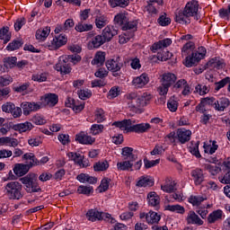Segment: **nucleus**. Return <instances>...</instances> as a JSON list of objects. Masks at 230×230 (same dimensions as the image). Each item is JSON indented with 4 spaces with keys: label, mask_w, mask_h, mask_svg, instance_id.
I'll return each instance as SVG.
<instances>
[{
    "label": "nucleus",
    "mask_w": 230,
    "mask_h": 230,
    "mask_svg": "<svg viewBox=\"0 0 230 230\" xmlns=\"http://www.w3.org/2000/svg\"><path fill=\"white\" fill-rule=\"evenodd\" d=\"M227 84H230V77H225L224 79L215 83V91H220V89H223L225 85H227Z\"/></svg>",
    "instance_id": "nucleus-61"
},
{
    "label": "nucleus",
    "mask_w": 230,
    "mask_h": 230,
    "mask_svg": "<svg viewBox=\"0 0 230 230\" xmlns=\"http://www.w3.org/2000/svg\"><path fill=\"white\" fill-rule=\"evenodd\" d=\"M172 39L170 38L160 40L157 42H155L151 45L150 51H152V53H157L158 49H163L164 48L172 46Z\"/></svg>",
    "instance_id": "nucleus-17"
},
{
    "label": "nucleus",
    "mask_w": 230,
    "mask_h": 230,
    "mask_svg": "<svg viewBox=\"0 0 230 230\" xmlns=\"http://www.w3.org/2000/svg\"><path fill=\"white\" fill-rule=\"evenodd\" d=\"M126 98L128 101V105L130 108V111H133L134 112L136 109V104L137 103V98H138L137 93H128L126 95Z\"/></svg>",
    "instance_id": "nucleus-39"
},
{
    "label": "nucleus",
    "mask_w": 230,
    "mask_h": 230,
    "mask_svg": "<svg viewBox=\"0 0 230 230\" xmlns=\"http://www.w3.org/2000/svg\"><path fill=\"white\" fill-rule=\"evenodd\" d=\"M147 202L149 206L155 208V206H159L161 198H159L156 192L152 191L147 194Z\"/></svg>",
    "instance_id": "nucleus-34"
},
{
    "label": "nucleus",
    "mask_w": 230,
    "mask_h": 230,
    "mask_svg": "<svg viewBox=\"0 0 230 230\" xmlns=\"http://www.w3.org/2000/svg\"><path fill=\"white\" fill-rule=\"evenodd\" d=\"M206 53H208L206 47H199L196 52H192L191 55L186 57L183 62L184 66L186 67H193V66L199 64L206 57Z\"/></svg>",
    "instance_id": "nucleus-4"
},
{
    "label": "nucleus",
    "mask_w": 230,
    "mask_h": 230,
    "mask_svg": "<svg viewBox=\"0 0 230 230\" xmlns=\"http://www.w3.org/2000/svg\"><path fill=\"white\" fill-rule=\"evenodd\" d=\"M20 181L25 186V191L27 193H40V191H42L37 178H35V174L29 173L21 178Z\"/></svg>",
    "instance_id": "nucleus-3"
},
{
    "label": "nucleus",
    "mask_w": 230,
    "mask_h": 230,
    "mask_svg": "<svg viewBox=\"0 0 230 230\" xmlns=\"http://www.w3.org/2000/svg\"><path fill=\"white\" fill-rule=\"evenodd\" d=\"M205 154H209V155H213L215 152L218 150V145H217V140L212 141V145H206L203 146Z\"/></svg>",
    "instance_id": "nucleus-43"
},
{
    "label": "nucleus",
    "mask_w": 230,
    "mask_h": 230,
    "mask_svg": "<svg viewBox=\"0 0 230 230\" xmlns=\"http://www.w3.org/2000/svg\"><path fill=\"white\" fill-rule=\"evenodd\" d=\"M230 100L227 97H221L216 100V111L224 112L229 107Z\"/></svg>",
    "instance_id": "nucleus-29"
},
{
    "label": "nucleus",
    "mask_w": 230,
    "mask_h": 230,
    "mask_svg": "<svg viewBox=\"0 0 230 230\" xmlns=\"http://www.w3.org/2000/svg\"><path fill=\"white\" fill-rule=\"evenodd\" d=\"M172 90L174 93H181V91L182 96H190V94H191V87L186 79L176 80V82L172 84Z\"/></svg>",
    "instance_id": "nucleus-7"
},
{
    "label": "nucleus",
    "mask_w": 230,
    "mask_h": 230,
    "mask_svg": "<svg viewBox=\"0 0 230 230\" xmlns=\"http://www.w3.org/2000/svg\"><path fill=\"white\" fill-rule=\"evenodd\" d=\"M207 66L208 67H214L215 69H224V67H226V62H224V58L215 57L207 62Z\"/></svg>",
    "instance_id": "nucleus-28"
},
{
    "label": "nucleus",
    "mask_w": 230,
    "mask_h": 230,
    "mask_svg": "<svg viewBox=\"0 0 230 230\" xmlns=\"http://www.w3.org/2000/svg\"><path fill=\"white\" fill-rule=\"evenodd\" d=\"M177 139L181 145H186L191 139V130L184 128H178L176 131Z\"/></svg>",
    "instance_id": "nucleus-10"
},
{
    "label": "nucleus",
    "mask_w": 230,
    "mask_h": 230,
    "mask_svg": "<svg viewBox=\"0 0 230 230\" xmlns=\"http://www.w3.org/2000/svg\"><path fill=\"white\" fill-rule=\"evenodd\" d=\"M218 15L220 19L225 21H229L230 19V4L227 5V8H221L218 10Z\"/></svg>",
    "instance_id": "nucleus-56"
},
{
    "label": "nucleus",
    "mask_w": 230,
    "mask_h": 230,
    "mask_svg": "<svg viewBox=\"0 0 230 230\" xmlns=\"http://www.w3.org/2000/svg\"><path fill=\"white\" fill-rule=\"evenodd\" d=\"M131 125H132V120L130 119H125L123 120L114 121L111 124L112 127H116L120 130H124L126 134L130 133Z\"/></svg>",
    "instance_id": "nucleus-20"
},
{
    "label": "nucleus",
    "mask_w": 230,
    "mask_h": 230,
    "mask_svg": "<svg viewBox=\"0 0 230 230\" xmlns=\"http://www.w3.org/2000/svg\"><path fill=\"white\" fill-rule=\"evenodd\" d=\"M173 57L172 52L170 51H163V52H158L156 55L157 60H160V62H166L167 60H170V58Z\"/></svg>",
    "instance_id": "nucleus-54"
},
{
    "label": "nucleus",
    "mask_w": 230,
    "mask_h": 230,
    "mask_svg": "<svg viewBox=\"0 0 230 230\" xmlns=\"http://www.w3.org/2000/svg\"><path fill=\"white\" fill-rule=\"evenodd\" d=\"M32 129H33V124H31V122L30 121L13 124V130H15L16 132H20V134H22V132H30Z\"/></svg>",
    "instance_id": "nucleus-26"
},
{
    "label": "nucleus",
    "mask_w": 230,
    "mask_h": 230,
    "mask_svg": "<svg viewBox=\"0 0 230 230\" xmlns=\"http://www.w3.org/2000/svg\"><path fill=\"white\" fill-rule=\"evenodd\" d=\"M92 66H103L105 64V52H96L93 59L91 61Z\"/></svg>",
    "instance_id": "nucleus-35"
},
{
    "label": "nucleus",
    "mask_w": 230,
    "mask_h": 230,
    "mask_svg": "<svg viewBox=\"0 0 230 230\" xmlns=\"http://www.w3.org/2000/svg\"><path fill=\"white\" fill-rule=\"evenodd\" d=\"M103 128H105L103 124H93L90 128V132L92 136H98V134L103 132Z\"/></svg>",
    "instance_id": "nucleus-53"
},
{
    "label": "nucleus",
    "mask_w": 230,
    "mask_h": 230,
    "mask_svg": "<svg viewBox=\"0 0 230 230\" xmlns=\"http://www.w3.org/2000/svg\"><path fill=\"white\" fill-rule=\"evenodd\" d=\"M154 185V180L150 176H142L137 182L138 188L152 187Z\"/></svg>",
    "instance_id": "nucleus-37"
},
{
    "label": "nucleus",
    "mask_w": 230,
    "mask_h": 230,
    "mask_svg": "<svg viewBox=\"0 0 230 230\" xmlns=\"http://www.w3.org/2000/svg\"><path fill=\"white\" fill-rule=\"evenodd\" d=\"M82 60V57L78 54L65 55L59 57L58 62L55 66L56 71H58L60 75H69L71 73V64L76 65Z\"/></svg>",
    "instance_id": "nucleus-1"
},
{
    "label": "nucleus",
    "mask_w": 230,
    "mask_h": 230,
    "mask_svg": "<svg viewBox=\"0 0 230 230\" xmlns=\"http://www.w3.org/2000/svg\"><path fill=\"white\" fill-rule=\"evenodd\" d=\"M77 94H78L80 100H89V98H91V96H93V92L89 89L79 90L77 92Z\"/></svg>",
    "instance_id": "nucleus-59"
},
{
    "label": "nucleus",
    "mask_w": 230,
    "mask_h": 230,
    "mask_svg": "<svg viewBox=\"0 0 230 230\" xmlns=\"http://www.w3.org/2000/svg\"><path fill=\"white\" fill-rule=\"evenodd\" d=\"M195 91L196 93H199L200 96H204L205 94H208V93H209V88L204 84H198L195 87Z\"/></svg>",
    "instance_id": "nucleus-63"
},
{
    "label": "nucleus",
    "mask_w": 230,
    "mask_h": 230,
    "mask_svg": "<svg viewBox=\"0 0 230 230\" xmlns=\"http://www.w3.org/2000/svg\"><path fill=\"white\" fill-rule=\"evenodd\" d=\"M121 93L119 86H113L110 89L107 93V98L109 100H114V98H118V96Z\"/></svg>",
    "instance_id": "nucleus-55"
},
{
    "label": "nucleus",
    "mask_w": 230,
    "mask_h": 230,
    "mask_svg": "<svg viewBox=\"0 0 230 230\" xmlns=\"http://www.w3.org/2000/svg\"><path fill=\"white\" fill-rule=\"evenodd\" d=\"M50 32H51V28L47 26L43 29H39L36 31L35 37L37 40H46V39H48Z\"/></svg>",
    "instance_id": "nucleus-36"
},
{
    "label": "nucleus",
    "mask_w": 230,
    "mask_h": 230,
    "mask_svg": "<svg viewBox=\"0 0 230 230\" xmlns=\"http://www.w3.org/2000/svg\"><path fill=\"white\" fill-rule=\"evenodd\" d=\"M152 128V126L149 123H139V124H131L130 132H135V134H145Z\"/></svg>",
    "instance_id": "nucleus-22"
},
{
    "label": "nucleus",
    "mask_w": 230,
    "mask_h": 230,
    "mask_svg": "<svg viewBox=\"0 0 230 230\" xmlns=\"http://www.w3.org/2000/svg\"><path fill=\"white\" fill-rule=\"evenodd\" d=\"M58 103V95L57 93H45L40 98V105L41 109L46 107H55Z\"/></svg>",
    "instance_id": "nucleus-6"
},
{
    "label": "nucleus",
    "mask_w": 230,
    "mask_h": 230,
    "mask_svg": "<svg viewBox=\"0 0 230 230\" xmlns=\"http://www.w3.org/2000/svg\"><path fill=\"white\" fill-rule=\"evenodd\" d=\"M75 30L78 33H84L85 31H92L93 24L84 23V22H78L75 26Z\"/></svg>",
    "instance_id": "nucleus-38"
},
{
    "label": "nucleus",
    "mask_w": 230,
    "mask_h": 230,
    "mask_svg": "<svg viewBox=\"0 0 230 230\" xmlns=\"http://www.w3.org/2000/svg\"><path fill=\"white\" fill-rule=\"evenodd\" d=\"M206 170L208 171L212 175H218L222 170L218 165H211L209 164H206Z\"/></svg>",
    "instance_id": "nucleus-62"
},
{
    "label": "nucleus",
    "mask_w": 230,
    "mask_h": 230,
    "mask_svg": "<svg viewBox=\"0 0 230 230\" xmlns=\"http://www.w3.org/2000/svg\"><path fill=\"white\" fill-rule=\"evenodd\" d=\"M199 145L200 141H191L190 146L188 147L190 154L194 155L197 159H200V157H202V155H200V151L199 150Z\"/></svg>",
    "instance_id": "nucleus-32"
},
{
    "label": "nucleus",
    "mask_w": 230,
    "mask_h": 230,
    "mask_svg": "<svg viewBox=\"0 0 230 230\" xmlns=\"http://www.w3.org/2000/svg\"><path fill=\"white\" fill-rule=\"evenodd\" d=\"M161 82L168 87H173V84L177 82V75L172 72L164 73Z\"/></svg>",
    "instance_id": "nucleus-21"
},
{
    "label": "nucleus",
    "mask_w": 230,
    "mask_h": 230,
    "mask_svg": "<svg viewBox=\"0 0 230 230\" xmlns=\"http://www.w3.org/2000/svg\"><path fill=\"white\" fill-rule=\"evenodd\" d=\"M13 109H15V104L12 102H7L2 105V111L6 114H12Z\"/></svg>",
    "instance_id": "nucleus-60"
},
{
    "label": "nucleus",
    "mask_w": 230,
    "mask_h": 230,
    "mask_svg": "<svg viewBox=\"0 0 230 230\" xmlns=\"http://www.w3.org/2000/svg\"><path fill=\"white\" fill-rule=\"evenodd\" d=\"M130 39H134V31L124 32L122 36L119 37V44H127Z\"/></svg>",
    "instance_id": "nucleus-52"
},
{
    "label": "nucleus",
    "mask_w": 230,
    "mask_h": 230,
    "mask_svg": "<svg viewBox=\"0 0 230 230\" xmlns=\"http://www.w3.org/2000/svg\"><path fill=\"white\" fill-rule=\"evenodd\" d=\"M157 22L160 26H170L172 24V19L166 17V13H164L159 16Z\"/></svg>",
    "instance_id": "nucleus-58"
},
{
    "label": "nucleus",
    "mask_w": 230,
    "mask_h": 230,
    "mask_svg": "<svg viewBox=\"0 0 230 230\" xmlns=\"http://www.w3.org/2000/svg\"><path fill=\"white\" fill-rule=\"evenodd\" d=\"M66 155L70 161H74L75 164H77V166L81 168H85V164H84V160L85 159L84 155L76 152H69Z\"/></svg>",
    "instance_id": "nucleus-19"
},
{
    "label": "nucleus",
    "mask_w": 230,
    "mask_h": 230,
    "mask_svg": "<svg viewBox=\"0 0 230 230\" xmlns=\"http://www.w3.org/2000/svg\"><path fill=\"white\" fill-rule=\"evenodd\" d=\"M186 221L189 225L191 224L192 226H204V221L193 210L189 212Z\"/></svg>",
    "instance_id": "nucleus-24"
},
{
    "label": "nucleus",
    "mask_w": 230,
    "mask_h": 230,
    "mask_svg": "<svg viewBox=\"0 0 230 230\" xmlns=\"http://www.w3.org/2000/svg\"><path fill=\"white\" fill-rule=\"evenodd\" d=\"M139 218L142 222H146L148 226H154V224H159L161 222V214L150 210L149 212H140Z\"/></svg>",
    "instance_id": "nucleus-5"
},
{
    "label": "nucleus",
    "mask_w": 230,
    "mask_h": 230,
    "mask_svg": "<svg viewBox=\"0 0 230 230\" xmlns=\"http://www.w3.org/2000/svg\"><path fill=\"white\" fill-rule=\"evenodd\" d=\"M91 44L93 48L95 49H98V48H101V46H103L107 41L104 40L102 35H96L91 40Z\"/></svg>",
    "instance_id": "nucleus-40"
},
{
    "label": "nucleus",
    "mask_w": 230,
    "mask_h": 230,
    "mask_svg": "<svg viewBox=\"0 0 230 230\" xmlns=\"http://www.w3.org/2000/svg\"><path fill=\"white\" fill-rule=\"evenodd\" d=\"M13 171L16 177H24L30 172V166L28 164H15Z\"/></svg>",
    "instance_id": "nucleus-27"
},
{
    "label": "nucleus",
    "mask_w": 230,
    "mask_h": 230,
    "mask_svg": "<svg viewBox=\"0 0 230 230\" xmlns=\"http://www.w3.org/2000/svg\"><path fill=\"white\" fill-rule=\"evenodd\" d=\"M183 12H185L186 15L189 18L196 15V13L199 12V1L191 0V1L188 2L185 4Z\"/></svg>",
    "instance_id": "nucleus-11"
},
{
    "label": "nucleus",
    "mask_w": 230,
    "mask_h": 230,
    "mask_svg": "<svg viewBox=\"0 0 230 230\" xmlns=\"http://www.w3.org/2000/svg\"><path fill=\"white\" fill-rule=\"evenodd\" d=\"M23 116H30L31 112H39L41 106L40 102H23L21 103Z\"/></svg>",
    "instance_id": "nucleus-9"
},
{
    "label": "nucleus",
    "mask_w": 230,
    "mask_h": 230,
    "mask_svg": "<svg viewBox=\"0 0 230 230\" xmlns=\"http://www.w3.org/2000/svg\"><path fill=\"white\" fill-rule=\"evenodd\" d=\"M150 82V77H148V74L143 73L139 76L134 77L132 80V84L137 89H143L145 85H146Z\"/></svg>",
    "instance_id": "nucleus-15"
},
{
    "label": "nucleus",
    "mask_w": 230,
    "mask_h": 230,
    "mask_svg": "<svg viewBox=\"0 0 230 230\" xmlns=\"http://www.w3.org/2000/svg\"><path fill=\"white\" fill-rule=\"evenodd\" d=\"M190 176L192 177L195 186H200L202 182H204V171L200 168L193 169L190 172Z\"/></svg>",
    "instance_id": "nucleus-18"
},
{
    "label": "nucleus",
    "mask_w": 230,
    "mask_h": 230,
    "mask_svg": "<svg viewBox=\"0 0 230 230\" xmlns=\"http://www.w3.org/2000/svg\"><path fill=\"white\" fill-rule=\"evenodd\" d=\"M67 44V36L66 34H58L56 35L50 42L48 43V48L50 51H55V49H58L62 48V46H66Z\"/></svg>",
    "instance_id": "nucleus-8"
},
{
    "label": "nucleus",
    "mask_w": 230,
    "mask_h": 230,
    "mask_svg": "<svg viewBox=\"0 0 230 230\" xmlns=\"http://www.w3.org/2000/svg\"><path fill=\"white\" fill-rule=\"evenodd\" d=\"M93 191L94 189L92 186L80 185L77 188V193L79 195H86L87 197H89V195H91V193H93Z\"/></svg>",
    "instance_id": "nucleus-50"
},
{
    "label": "nucleus",
    "mask_w": 230,
    "mask_h": 230,
    "mask_svg": "<svg viewBox=\"0 0 230 230\" xmlns=\"http://www.w3.org/2000/svg\"><path fill=\"white\" fill-rule=\"evenodd\" d=\"M166 211H171L172 213H179L180 215H184L186 213V209L184 207L177 204V205H167L165 207Z\"/></svg>",
    "instance_id": "nucleus-42"
},
{
    "label": "nucleus",
    "mask_w": 230,
    "mask_h": 230,
    "mask_svg": "<svg viewBox=\"0 0 230 230\" xmlns=\"http://www.w3.org/2000/svg\"><path fill=\"white\" fill-rule=\"evenodd\" d=\"M102 35L106 42H111V40H112V38L118 35V27L114 25H108L102 30Z\"/></svg>",
    "instance_id": "nucleus-12"
},
{
    "label": "nucleus",
    "mask_w": 230,
    "mask_h": 230,
    "mask_svg": "<svg viewBox=\"0 0 230 230\" xmlns=\"http://www.w3.org/2000/svg\"><path fill=\"white\" fill-rule=\"evenodd\" d=\"M128 13H119L114 16V23L117 26H119L122 29L125 26V23L128 20Z\"/></svg>",
    "instance_id": "nucleus-30"
},
{
    "label": "nucleus",
    "mask_w": 230,
    "mask_h": 230,
    "mask_svg": "<svg viewBox=\"0 0 230 230\" xmlns=\"http://www.w3.org/2000/svg\"><path fill=\"white\" fill-rule=\"evenodd\" d=\"M222 217H224V211L222 209H217L208 215L207 220L208 224H215L217 220H222Z\"/></svg>",
    "instance_id": "nucleus-31"
},
{
    "label": "nucleus",
    "mask_w": 230,
    "mask_h": 230,
    "mask_svg": "<svg viewBox=\"0 0 230 230\" xmlns=\"http://www.w3.org/2000/svg\"><path fill=\"white\" fill-rule=\"evenodd\" d=\"M111 181H112V180L111 178H107V177L102 178L100 185L97 188L99 193H105V191H108L109 186Z\"/></svg>",
    "instance_id": "nucleus-41"
},
{
    "label": "nucleus",
    "mask_w": 230,
    "mask_h": 230,
    "mask_svg": "<svg viewBox=\"0 0 230 230\" xmlns=\"http://www.w3.org/2000/svg\"><path fill=\"white\" fill-rule=\"evenodd\" d=\"M137 24L139 22L137 20H131L128 18L127 22H125L124 26H122V31H133V37H136V31H137Z\"/></svg>",
    "instance_id": "nucleus-25"
},
{
    "label": "nucleus",
    "mask_w": 230,
    "mask_h": 230,
    "mask_svg": "<svg viewBox=\"0 0 230 230\" xmlns=\"http://www.w3.org/2000/svg\"><path fill=\"white\" fill-rule=\"evenodd\" d=\"M174 21L178 22V24H185V26H188V24L191 22V20L186 15L184 10H179L175 13Z\"/></svg>",
    "instance_id": "nucleus-23"
},
{
    "label": "nucleus",
    "mask_w": 230,
    "mask_h": 230,
    "mask_svg": "<svg viewBox=\"0 0 230 230\" xmlns=\"http://www.w3.org/2000/svg\"><path fill=\"white\" fill-rule=\"evenodd\" d=\"M134 166V164L130 163V161L118 162L117 168L120 170V172H127L130 170Z\"/></svg>",
    "instance_id": "nucleus-51"
},
{
    "label": "nucleus",
    "mask_w": 230,
    "mask_h": 230,
    "mask_svg": "<svg viewBox=\"0 0 230 230\" xmlns=\"http://www.w3.org/2000/svg\"><path fill=\"white\" fill-rule=\"evenodd\" d=\"M150 100H152V94L148 93H144L142 95H138L134 112H137L141 107H146V105L150 103Z\"/></svg>",
    "instance_id": "nucleus-16"
},
{
    "label": "nucleus",
    "mask_w": 230,
    "mask_h": 230,
    "mask_svg": "<svg viewBox=\"0 0 230 230\" xmlns=\"http://www.w3.org/2000/svg\"><path fill=\"white\" fill-rule=\"evenodd\" d=\"M22 44H24V42H22V40H14L12 42L8 43V45L6 46V49H7V51H15V50L19 49L20 48H22Z\"/></svg>",
    "instance_id": "nucleus-45"
},
{
    "label": "nucleus",
    "mask_w": 230,
    "mask_h": 230,
    "mask_svg": "<svg viewBox=\"0 0 230 230\" xmlns=\"http://www.w3.org/2000/svg\"><path fill=\"white\" fill-rule=\"evenodd\" d=\"M75 139L77 141V143H79V145H93L96 141L95 137L87 135L84 131L76 134Z\"/></svg>",
    "instance_id": "nucleus-14"
},
{
    "label": "nucleus",
    "mask_w": 230,
    "mask_h": 230,
    "mask_svg": "<svg viewBox=\"0 0 230 230\" xmlns=\"http://www.w3.org/2000/svg\"><path fill=\"white\" fill-rule=\"evenodd\" d=\"M86 218L89 222H98L102 218V212L97 209H89L86 212Z\"/></svg>",
    "instance_id": "nucleus-33"
},
{
    "label": "nucleus",
    "mask_w": 230,
    "mask_h": 230,
    "mask_svg": "<svg viewBox=\"0 0 230 230\" xmlns=\"http://www.w3.org/2000/svg\"><path fill=\"white\" fill-rule=\"evenodd\" d=\"M106 67L108 71L116 72L121 71V67H123V62H121V58L119 57L111 59H108L106 61Z\"/></svg>",
    "instance_id": "nucleus-13"
},
{
    "label": "nucleus",
    "mask_w": 230,
    "mask_h": 230,
    "mask_svg": "<svg viewBox=\"0 0 230 230\" xmlns=\"http://www.w3.org/2000/svg\"><path fill=\"white\" fill-rule=\"evenodd\" d=\"M109 3L112 8L116 6H120V8H127L130 4L129 0H109Z\"/></svg>",
    "instance_id": "nucleus-48"
},
{
    "label": "nucleus",
    "mask_w": 230,
    "mask_h": 230,
    "mask_svg": "<svg viewBox=\"0 0 230 230\" xmlns=\"http://www.w3.org/2000/svg\"><path fill=\"white\" fill-rule=\"evenodd\" d=\"M161 163V159L156 160H148V158H144V168L146 170H149V168H154V166H157Z\"/></svg>",
    "instance_id": "nucleus-57"
},
{
    "label": "nucleus",
    "mask_w": 230,
    "mask_h": 230,
    "mask_svg": "<svg viewBox=\"0 0 230 230\" xmlns=\"http://www.w3.org/2000/svg\"><path fill=\"white\" fill-rule=\"evenodd\" d=\"M204 200H207V198H205L204 196L191 195L189 198L188 202H190V204H192V206H200L202 202H204Z\"/></svg>",
    "instance_id": "nucleus-49"
},
{
    "label": "nucleus",
    "mask_w": 230,
    "mask_h": 230,
    "mask_svg": "<svg viewBox=\"0 0 230 230\" xmlns=\"http://www.w3.org/2000/svg\"><path fill=\"white\" fill-rule=\"evenodd\" d=\"M24 24H26V18L24 17L18 18L14 22L15 31H21V29L22 28V26H24Z\"/></svg>",
    "instance_id": "nucleus-64"
},
{
    "label": "nucleus",
    "mask_w": 230,
    "mask_h": 230,
    "mask_svg": "<svg viewBox=\"0 0 230 230\" xmlns=\"http://www.w3.org/2000/svg\"><path fill=\"white\" fill-rule=\"evenodd\" d=\"M108 22L109 21L107 20V16L105 15L96 16L95 18V25L96 28H98L99 30H102V28H105Z\"/></svg>",
    "instance_id": "nucleus-47"
},
{
    "label": "nucleus",
    "mask_w": 230,
    "mask_h": 230,
    "mask_svg": "<svg viewBox=\"0 0 230 230\" xmlns=\"http://www.w3.org/2000/svg\"><path fill=\"white\" fill-rule=\"evenodd\" d=\"M5 195L9 200H21L22 194V184L19 181H10L4 186Z\"/></svg>",
    "instance_id": "nucleus-2"
},
{
    "label": "nucleus",
    "mask_w": 230,
    "mask_h": 230,
    "mask_svg": "<svg viewBox=\"0 0 230 230\" xmlns=\"http://www.w3.org/2000/svg\"><path fill=\"white\" fill-rule=\"evenodd\" d=\"M94 172H107L109 170V162L107 160L97 162L93 164Z\"/></svg>",
    "instance_id": "nucleus-44"
},
{
    "label": "nucleus",
    "mask_w": 230,
    "mask_h": 230,
    "mask_svg": "<svg viewBox=\"0 0 230 230\" xmlns=\"http://www.w3.org/2000/svg\"><path fill=\"white\" fill-rule=\"evenodd\" d=\"M8 31H10L9 27H3L2 29H0V40H4V44H8V42H10V40L12 39V35L8 34Z\"/></svg>",
    "instance_id": "nucleus-46"
}]
</instances>
